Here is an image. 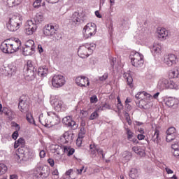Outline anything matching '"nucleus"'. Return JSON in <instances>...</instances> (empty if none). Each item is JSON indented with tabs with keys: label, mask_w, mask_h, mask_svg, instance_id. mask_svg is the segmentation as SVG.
<instances>
[{
	"label": "nucleus",
	"mask_w": 179,
	"mask_h": 179,
	"mask_svg": "<svg viewBox=\"0 0 179 179\" xmlns=\"http://www.w3.org/2000/svg\"><path fill=\"white\" fill-rule=\"evenodd\" d=\"M26 144V141L23 138H20L17 141H15L14 143V148L17 149L16 153L14 155V158L17 162L19 160H24V159H30L31 157V151L24 146Z\"/></svg>",
	"instance_id": "nucleus-1"
},
{
	"label": "nucleus",
	"mask_w": 179,
	"mask_h": 179,
	"mask_svg": "<svg viewBox=\"0 0 179 179\" xmlns=\"http://www.w3.org/2000/svg\"><path fill=\"white\" fill-rule=\"evenodd\" d=\"M96 49L95 43H85L79 47L78 55L80 58H87L89 55L93 54V51Z\"/></svg>",
	"instance_id": "nucleus-2"
},
{
	"label": "nucleus",
	"mask_w": 179,
	"mask_h": 179,
	"mask_svg": "<svg viewBox=\"0 0 179 179\" xmlns=\"http://www.w3.org/2000/svg\"><path fill=\"white\" fill-rule=\"evenodd\" d=\"M22 26V17L19 15H13L6 24V27L10 31H16Z\"/></svg>",
	"instance_id": "nucleus-3"
},
{
	"label": "nucleus",
	"mask_w": 179,
	"mask_h": 179,
	"mask_svg": "<svg viewBox=\"0 0 179 179\" xmlns=\"http://www.w3.org/2000/svg\"><path fill=\"white\" fill-rule=\"evenodd\" d=\"M96 24L90 22L84 27L83 33L85 38H90V37H93L96 34Z\"/></svg>",
	"instance_id": "nucleus-4"
},
{
	"label": "nucleus",
	"mask_w": 179,
	"mask_h": 179,
	"mask_svg": "<svg viewBox=\"0 0 179 179\" xmlns=\"http://www.w3.org/2000/svg\"><path fill=\"white\" fill-rule=\"evenodd\" d=\"M86 20V15L83 12H75L70 19V23L73 26H77L80 24V23H83Z\"/></svg>",
	"instance_id": "nucleus-5"
},
{
	"label": "nucleus",
	"mask_w": 179,
	"mask_h": 179,
	"mask_svg": "<svg viewBox=\"0 0 179 179\" xmlns=\"http://www.w3.org/2000/svg\"><path fill=\"white\" fill-rule=\"evenodd\" d=\"M158 85L161 90H164V89H175L176 90H178V89H179L178 85L166 78L160 79L158 82Z\"/></svg>",
	"instance_id": "nucleus-6"
},
{
	"label": "nucleus",
	"mask_w": 179,
	"mask_h": 179,
	"mask_svg": "<svg viewBox=\"0 0 179 179\" xmlns=\"http://www.w3.org/2000/svg\"><path fill=\"white\" fill-rule=\"evenodd\" d=\"M143 55L142 54L135 52L134 55H131V63L133 66L141 68V66H143Z\"/></svg>",
	"instance_id": "nucleus-7"
},
{
	"label": "nucleus",
	"mask_w": 179,
	"mask_h": 179,
	"mask_svg": "<svg viewBox=\"0 0 179 179\" xmlns=\"http://www.w3.org/2000/svg\"><path fill=\"white\" fill-rule=\"evenodd\" d=\"M51 82L53 87L59 89V87H62L65 85L66 81L65 80V77L62 75L56 74L52 76Z\"/></svg>",
	"instance_id": "nucleus-8"
},
{
	"label": "nucleus",
	"mask_w": 179,
	"mask_h": 179,
	"mask_svg": "<svg viewBox=\"0 0 179 179\" xmlns=\"http://www.w3.org/2000/svg\"><path fill=\"white\" fill-rule=\"evenodd\" d=\"M164 63L169 67L174 66L178 64V57L177 55L169 53L164 56Z\"/></svg>",
	"instance_id": "nucleus-9"
},
{
	"label": "nucleus",
	"mask_w": 179,
	"mask_h": 179,
	"mask_svg": "<svg viewBox=\"0 0 179 179\" xmlns=\"http://www.w3.org/2000/svg\"><path fill=\"white\" fill-rule=\"evenodd\" d=\"M34 174L36 178H47L50 176V169L44 166H38L35 168Z\"/></svg>",
	"instance_id": "nucleus-10"
},
{
	"label": "nucleus",
	"mask_w": 179,
	"mask_h": 179,
	"mask_svg": "<svg viewBox=\"0 0 179 179\" xmlns=\"http://www.w3.org/2000/svg\"><path fill=\"white\" fill-rule=\"evenodd\" d=\"M37 30V24L33 20H28L25 24L24 33L27 36H31Z\"/></svg>",
	"instance_id": "nucleus-11"
},
{
	"label": "nucleus",
	"mask_w": 179,
	"mask_h": 179,
	"mask_svg": "<svg viewBox=\"0 0 179 179\" xmlns=\"http://www.w3.org/2000/svg\"><path fill=\"white\" fill-rule=\"evenodd\" d=\"M47 114L49 120V128L55 127V125H58V124L61 122V118H59V115H57V113L54 112H48Z\"/></svg>",
	"instance_id": "nucleus-12"
},
{
	"label": "nucleus",
	"mask_w": 179,
	"mask_h": 179,
	"mask_svg": "<svg viewBox=\"0 0 179 179\" xmlns=\"http://www.w3.org/2000/svg\"><path fill=\"white\" fill-rule=\"evenodd\" d=\"M90 149V153L92 157H96L98 155L100 158L104 159V151L102 149L97 148L94 144H91Z\"/></svg>",
	"instance_id": "nucleus-13"
},
{
	"label": "nucleus",
	"mask_w": 179,
	"mask_h": 179,
	"mask_svg": "<svg viewBox=\"0 0 179 179\" xmlns=\"http://www.w3.org/2000/svg\"><path fill=\"white\" fill-rule=\"evenodd\" d=\"M73 141V132L72 131H67L60 137V143L63 145L69 143Z\"/></svg>",
	"instance_id": "nucleus-14"
},
{
	"label": "nucleus",
	"mask_w": 179,
	"mask_h": 179,
	"mask_svg": "<svg viewBox=\"0 0 179 179\" xmlns=\"http://www.w3.org/2000/svg\"><path fill=\"white\" fill-rule=\"evenodd\" d=\"M76 83L80 87H87V86H90L89 78L85 76L77 77L76 78Z\"/></svg>",
	"instance_id": "nucleus-15"
},
{
	"label": "nucleus",
	"mask_w": 179,
	"mask_h": 179,
	"mask_svg": "<svg viewBox=\"0 0 179 179\" xmlns=\"http://www.w3.org/2000/svg\"><path fill=\"white\" fill-rule=\"evenodd\" d=\"M0 49L5 53V54H13V48H12V45L10 42L5 41L1 43Z\"/></svg>",
	"instance_id": "nucleus-16"
},
{
	"label": "nucleus",
	"mask_w": 179,
	"mask_h": 179,
	"mask_svg": "<svg viewBox=\"0 0 179 179\" xmlns=\"http://www.w3.org/2000/svg\"><path fill=\"white\" fill-rule=\"evenodd\" d=\"M50 103L56 111H61L62 105L64 104V102L61 99L55 97L51 99Z\"/></svg>",
	"instance_id": "nucleus-17"
},
{
	"label": "nucleus",
	"mask_w": 179,
	"mask_h": 179,
	"mask_svg": "<svg viewBox=\"0 0 179 179\" xmlns=\"http://www.w3.org/2000/svg\"><path fill=\"white\" fill-rule=\"evenodd\" d=\"M55 31H57V29H55V27L52 24H47L43 28V34L45 36H54Z\"/></svg>",
	"instance_id": "nucleus-18"
},
{
	"label": "nucleus",
	"mask_w": 179,
	"mask_h": 179,
	"mask_svg": "<svg viewBox=\"0 0 179 179\" xmlns=\"http://www.w3.org/2000/svg\"><path fill=\"white\" fill-rule=\"evenodd\" d=\"M62 122L64 124V125H66V127H71V128H78V124H76V122L69 117L66 116L62 119Z\"/></svg>",
	"instance_id": "nucleus-19"
},
{
	"label": "nucleus",
	"mask_w": 179,
	"mask_h": 179,
	"mask_svg": "<svg viewBox=\"0 0 179 179\" xmlns=\"http://www.w3.org/2000/svg\"><path fill=\"white\" fill-rule=\"evenodd\" d=\"M158 38L161 41H164V40L167 39V36H169V31H167L164 28H159L158 29Z\"/></svg>",
	"instance_id": "nucleus-20"
},
{
	"label": "nucleus",
	"mask_w": 179,
	"mask_h": 179,
	"mask_svg": "<svg viewBox=\"0 0 179 179\" xmlns=\"http://www.w3.org/2000/svg\"><path fill=\"white\" fill-rule=\"evenodd\" d=\"M6 74L8 76L15 75L16 73V71H17V68L16 67V64L11 63L6 67L5 69Z\"/></svg>",
	"instance_id": "nucleus-21"
},
{
	"label": "nucleus",
	"mask_w": 179,
	"mask_h": 179,
	"mask_svg": "<svg viewBox=\"0 0 179 179\" xmlns=\"http://www.w3.org/2000/svg\"><path fill=\"white\" fill-rule=\"evenodd\" d=\"M18 108L21 113H27V111H29V105L24 100L22 99V98H20Z\"/></svg>",
	"instance_id": "nucleus-22"
},
{
	"label": "nucleus",
	"mask_w": 179,
	"mask_h": 179,
	"mask_svg": "<svg viewBox=\"0 0 179 179\" xmlns=\"http://www.w3.org/2000/svg\"><path fill=\"white\" fill-rule=\"evenodd\" d=\"M38 120L39 122H41V124L43 125V127H46V128H50V120L48 119V116H45L44 115V114L41 113L39 115Z\"/></svg>",
	"instance_id": "nucleus-23"
},
{
	"label": "nucleus",
	"mask_w": 179,
	"mask_h": 179,
	"mask_svg": "<svg viewBox=\"0 0 179 179\" xmlns=\"http://www.w3.org/2000/svg\"><path fill=\"white\" fill-rule=\"evenodd\" d=\"M169 79H177L179 78V68L176 67L168 72Z\"/></svg>",
	"instance_id": "nucleus-24"
},
{
	"label": "nucleus",
	"mask_w": 179,
	"mask_h": 179,
	"mask_svg": "<svg viewBox=\"0 0 179 179\" xmlns=\"http://www.w3.org/2000/svg\"><path fill=\"white\" fill-rule=\"evenodd\" d=\"M36 70H27L24 73L26 80L29 82L34 80V78H36Z\"/></svg>",
	"instance_id": "nucleus-25"
},
{
	"label": "nucleus",
	"mask_w": 179,
	"mask_h": 179,
	"mask_svg": "<svg viewBox=\"0 0 179 179\" xmlns=\"http://www.w3.org/2000/svg\"><path fill=\"white\" fill-rule=\"evenodd\" d=\"M10 44H11L13 52H16V51H19V48L22 45V42L19 38H15L12 42H10Z\"/></svg>",
	"instance_id": "nucleus-26"
},
{
	"label": "nucleus",
	"mask_w": 179,
	"mask_h": 179,
	"mask_svg": "<svg viewBox=\"0 0 179 179\" xmlns=\"http://www.w3.org/2000/svg\"><path fill=\"white\" fill-rule=\"evenodd\" d=\"M48 73V68H47V66H42L38 68V76H41V78H45Z\"/></svg>",
	"instance_id": "nucleus-27"
},
{
	"label": "nucleus",
	"mask_w": 179,
	"mask_h": 179,
	"mask_svg": "<svg viewBox=\"0 0 179 179\" xmlns=\"http://www.w3.org/2000/svg\"><path fill=\"white\" fill-rule=\"evenodd\" d=\"M33 51H34V48L33 46H30V45H26V47L23 49V55H31L33 54Z\"/></svg>",
	"instance_id": "nucleus-28"
},
{
	"label": "nucleus",
	"mask_w": 179,
	"mask_h": 179,
	"mask_svg": "<svg viewBox=\"0 0 179 179\" xmlns=\"http://www.w3.org/2000/svg\"><path fill=\"white\" fill-rule=\"evenodd\" d=\"M130 178L136 179L139 177V171L136 168H131L129 172Z\"/></svg>",
	"instance_id": "nucleus-29"
},
{
	"label": "nucleus",
	"mask_w": 179,
	"mask_h": 179,
	"mask_svg": "<svg viewBox=\"0 0 179 179\" xmlns=\"http://www.w3.org/2000/svg\"><path fill=\"white\" fill-rule=\"evenodd\" d=\"M124 79H126L128 86L132 89V87H134V79L132 78V76H131L129 73H127L124 74Z\"/></svg>",
	"instance_id": "nucleus-30"
},
{
	"label": "nucleus",
	"mask_w": 179,
	"mask_h": 179,
	"mask_svg": "<svg viewBox=\"0 0 179 179\" xmlns=\"http://www.w3.org/2000/svg\"><path fill=\"white\" fill-rule=\"evenodd\" d=\"M178 103V101H177V99H176L174 98H168L165 101V104L168 107H173Z\"/></svg>",
	"instance_id": "nucleus-31"
},
{
	"label": "nucleus",
	"mask_w": 179,
	"mask_h": 179,
	"mask_svg": "<svg viewBox=\"0 0 179 179\" xmlns=\"http://www.w3.org/2000/svg\"><path fill=\"white\" fill-rule=\"evenodd\" d=\"M133 152H135L138 156H145V150L138 146H134L132 148Z\"/></svg>",
	"instance_id": "nucleus-32"
},
{
	"label": "nucleus",
	"mask_w": 179,
	"mask_h": 179,
	"mask_svg": "<svg viewBox=\"0 0 179 179\" xmlns=\"http://www.w3.org/2000/svg\"><path fill=\"white\" fill-rule=\"evenodd\" d=\"M63 150H64V153H66L67 156H72V155L75 153V149L69 146H64Z\"/></svg>",
	"instance_id": "nucleus-33"
},
{
	"label": "nucleus",
	"mask_w": 179,
	"mask_h": 179,
	"mask_svg": "<svg viewBox=\"0 0 179 179\" xmlns=\"http://www.w3.org/2000/svg\"><path fill=\"white\" fill-rule=\"evenodd\" d=\"M153 99H157V93L155 94L154 96H152L150 94L145 92L143 100H145L147 103H150V100H153Z\"/></svg>",
	"instance_id": "nucleus-34"
},
{
	"label": "nucleus",
	"mask_w": 179,
	"mask_h": 179,
	"mask_svg": "<svg viewBox=\"0 0 179 179\" xmlns=\"http://www.w3.org/2000/svg\"><path fill=\"white\" fill-rule=\"evenodd\" d=\"M153 99H157V93L155 94L154 96H152L150 94L145 92L143 100H145L147 103H150V100H153Z\"/></svg>",
	"instance_id": "nucleus-35"
},
{
	"label": "nucleus",
	"mask_w": 179,
	"mask_h": 179,
	"mask_svg": "<svg viewBox=\"0 0 179 179\" xmlns=\"http://www.w3.org/2000/svg\"><path fill=\"white\" fill-rule=\"evenodd\" d=\"M171 148L173 150V151H172L173 156L176 157V159H179V149L177 148V144L172 145Z\"/></svg>",
	"instance_id": "nucleus-36"
},
{
	"label": "nucleus",
	"mask_w": 179,
	"mask_h": 179,
	"mask_svg": "<svg viewBox=\"0 0 179 179\" xmlns=\"http://www.w3.org/2000/svg\"><path fill=\"white\" fill-rule=\"evenodd\" d=\"M122 157L123 160L127 162L131 160L132 155L129 153V152L125 151L124 152H123Z\"/></svg>",
	"instance_id": "nucleus-37"
},
{
	"label": "nucleus",
	"mask_w": 179,
	"mask_h": 179,
	"mask_svg": "<svg viewBox=\"0 0 179 179\" xmlns=\"http://www.w3.org/2000/svg\"><path fill=\"white\" fill-rule=\"evenodd\" d=\"M34 20L35 23H41V22H43L44 20V16L41 13H37Z\"/></svg>",
	"instance_id": "nucleus-38"
},
{
	"label": "nucleus",
	"mask_w": 179,
	"mask_h": 179,
	"mask_svg": "<svg viewBox=\"0 0 179 179\" xmlns=\"http://www.w3.org/2000/svg\"><path fill=\"white\" fill-rule=\"evenodd\" d=\"M148 104H149V103L143 99L136 102V106L139 107V108H146L145 107L148 106Z\"/></svg>",
	"instance_id": "nucleus-39"
},
{
	"label": "nucleus",
	"mask_w": 179,
	"mask_h": 179,
	"mask_svg": "<svg viewBox=\"0 0 179 179\" xmlns=\"http://www.w3.org/2000/svg\"><path fill=\"white\" fill-rule=\"evenodd\" d=\"M8 171V166L5 164H0V176H3Z\"/></svg>",
	"instance_id": "nucleus-40"
},
{
	"label": "nucleus",
	"mask_w": 179,
	"mask_h": 179,
	"mask_svg": "<svg viewBox=\"0 0 179 179\" xmlns=\"http://www.w3.org/2000/svg\"><path fill=\"white\" fill-rule=\"evenodd\" d=\"M146 92H138L136 94V99L137 100H143V98L145 97V94Z\"/></svg>",
	"instance_id": "nucleus-41"
},
{
	"label": "nucleus",
	"mask_w": 179,
	"mask_h": 179,
	"mask_svg": "<svg viewBox=\"0 0 179 179\" xmlns=\"http://www.w3.org/2000/svg\"><path fill=\"white\" fill-rule=\"evenodd\" d=\"M166 134L177 135V130L175 129V127H170L166 131Z\"/></svg>",
	"instance_id": "nucleus-42"
},
{
	"label": "nucleus",
	"mask_w": 179,
	"mask_h": 179,
	"mask_svg": "<svg viewBox=\"0 0 179 179\" xmlns=\"http://www.w3.org/2000/svg\"><path fill=\"white\" fill-rule=\"evenodd\" d=\"M177 138V134H166V142H171Z\"/></svg>",
	"instance_id": "nucleus-43"
},
{
	"label": "nucleus",
	"mask_w": 179,
	"mask_h": 179,
	"mask_svg": "<svg viewBox=\"0 0 179 179\" xmlns=\"http://www.w3.org/2000/svg\"><path fill=\"white\" fill-rule=\"evenodd\" d=\"M150 50L153 56L156 57L157 54V44L155 43L152 46H151Z\"/></svg>",
	"instance_id": "nucleus-44"
},
{
	"label": "nucleus",
	"mask_w": 179,
	"mask_h": 179,
	"mask_svg": "<svg viewBox=\"0 0 179 179\" xmlns=\"http://www.w3.org/2000/svg\"><path fill=\"white\" fill-rule=\"evenodd\" d=\"M27 120L29 124H34V118H33V115H31V113L27 114Z\"/></svg>",
	"instance_id": "nucleus-45"
},
{
	"label": "nucleus",
	"mask_w": 179,
	"mask_h": 179,
	"mask_svg": "<svg viewBox=\"0 0 179 179\" xmlns=\"http://www.w3.org/2000/svg\"><path fill=\"white\" fill-rule=\"evenodd\" d=\"M110 1V7L108 10V13H113V10L114 9V5H115V0H109Z\"/></svg>",
	"instance_id": "nucleus-46"
},
{
	"label": "nucleus",
	"mask_w": 179,
	"mask_h": 179,
	"mask_svg": "<svg viewBox=\"0 0 179 179\" xmlns=\"http://www.w3.org/2000/svg\"><path fill=\"white\" fill-rule=\"evenodd\" d=\"M83 141V138H82V134H78V137L76 139V145L78 146H82Z\"/></svg>",
	"instance_id": "nucleus-47"
},
{
	"label": "nucleus",
	"mask_w": 179,
	"mask_h": 179,
	"mask_svg": "<svg viewBox=\"0 0 179 179\" xmlns=\"http://www.w3.org/2000/svg\"><path fill=\"white\" fill-rule=\"evenodd\" d=\"M106 108L107 110H111V106H110V104L108 103H105L102 106H100L99 110H101V111H103V110H106Z\"/></svg>",
	"instance_id": "nucleus-48"
},
{
	"label": "nucleus",
	"mask_w": 179,
	"mask_h": 179,
	"mask_svg": "<svg viewBox=\"0 0 179 179\" xmlns=\"http://www.w3.org/2000/svg\"><path fill=\"white\" fill-rule=\"evenodd\" d=\"M27 70H36V67L33 65V62L29 60L27 62Z\"/></svg>",
	"instance_id": "nucleus-49"
},
{
	"label": "nucleus",
	"mask_w": 179,
	"mask_h": 179,
	"mask_svg": "<svg viewBox=\"0 0 179 179\" xmlns=\"http://www.w3.org/2000/svg\"><path fill=\"white\" fill-rule=\"evenodd\" d=\"M96 118H99V113H97V111L93 112L90 116L89 120H96Z\"/></svg>",
	"instance_id": "nucleus-50"
},
{
	"label": "nucleus",
	"mask_w": 179,
	"mask_h": 179,
	"mask_svg": "<svg viewBox=\"0 0 179 179\" xmlns=\"http://www.w3.org/2000/svg\"><path fill=\"white\" fill-rule=\"evenodd\" d=\"M127 139L129 141H131V139L134 138V133H132V131L129 129H127Z\"/></svg>",
	"instance_id": "nucleus-51"
},
{
	"label": "nucleus",
	"mask_w": 179,
	"mask_h": 179,
	"mask_svg": "<svg viewBox=\"0 0 179 179\" xmlns=\"http://www.w3.org/2000/svg\"><path fill=\"white\" fill-rule=\"evenodd\" d=\"M108 78V73H105L102 76L99 77V80L101 82H104V80H107Z\"/></svg>",
	"instance_id": "nucleus-52"
},
{
	"label": "nucleus",
	"mask_w": 179,
	"mask_h": 179,
	"mask_svg": "<svg viewBox=\"0 0 179 179\" xmlns=\"http://www.w3.org/2000/svg\"><path fill=\"white\" fill-rule=\"evenodd\" d=\"M157 128L156 127L155 128V134H154V136L152 137V141H153V142H155V143H157Z\"/></svg>",
	"instance_id": "nucleus-53"
},
{
	"label": "nucleus",
	"mask_w": 179,
	"mask_h": 179,
	"mask_svg": "<svg viewBox=\"0 0 179 179\" xmlns=\"http://www.w3.org/2000/svg\"><path fill=\"white\" fill-rule=\"evenodd\" d=\"M117 108L118 110H122V103H121V99H120V96L117 97Z\"/></svg>",
	"instance_id": "nucleus-54"
},
{
	"label": "nucleus",
	"mask_w": 179,
	"mask_h": 179,
	"mask_svg": "<svg viewBox=\"0 0 179 179\" xmlns=\"http://www.w3.org/2000/svg\"><path fill=\"white\" fill-rule=\"evenodd\" d=\"M99 101V99H97V96L93 95L90 97V102L91 103H97Z\"/></svg>",
	"instance_id": "nucleus-55"
},
{
	"label": "nucleus",
	"mask_w": 179,
	"mask_h": 179,
	"mask_svg": "<svg viewBox=\"0 0 179 179\" xmlns=\"http://www.w3.org/2000/svg\"><path fill=\"white\" fill-rule=\"evenodd\" d=\"M22 3V0H13L12 3L14 6H17V5H20Z\"/></svg>",
	"instance_id": "nucleus-56"
},
{
	"label": "nucleus",
	"mask_w": 179,
	"mask_h": 179,
	"mask_svg": "<svg viewBox=\"0 0 179 179\" xmlns=\"http://www.w3.org/2000/svg\"><path fill=\"white\" fill-rule=\"evenodd\" d=\"M1 113H3L6 115H9V110L6 107L3 108Z\"/></svg>",
	"instance_id": "nucleus-57"
},
{
	"label": "nucleus",
	"mask_w": 179,
	"mask_h": 179,
	"mask_svg": "<svg viewBox=\"0 0 179 179\" xmlns=\"http://www.w3.org/2000/svg\"><path fill=\"white\" fill-rule=\"evenodd\" d=\"M39 156L41 159H44L45 157V151L44 150H42L39 152Z\"/></svg>",
	"instance_id": "nucleus-58"
},
{
	"label": "nucleus",
	"mask_w": 179,
	"mask_h": 179,
	"mask_svg": "<svg viewBox=\"0 0 179 179\" xmlns=\"http://www.w3.org/2000/svg\"><path fill=\"white\" fill-rule=\"evenodd\" d=\"M17 136H19V133L17 132V131H14V133L12 134L13 139L16 141V139H17Z\"/></svg>",
	"instance_id": "nucleus-59"
},
{
	"label": "nucleus",
	"mask_w": 179,
	"mask_h": 179,
	"mask_svg": "<svg viewBox=\"0 0 179 179\" xmlns=\"http://www.w3.org/2000/svg\"><path fill=\"white\" fill-rule=\"evenodd\" d=\"M48 162L49 163L50 166H51V167H54V164H55L54 159L50 158L48 159Z\"/></svg>",
	"instance_id": "nucleus-60"
},
{
	"label": "nucleus",
	"mask_w": 179,
	"mask_h": 179,
	"mask_svg": "<svg viewBox=\"0 0 179 179\" xmlns=\"http://www.w3.org/2000/svg\"><path fill=\"white\" fill-rule=\"evenodd\" d=\"M33 6L34 8H40V6H41V3L34 1L33 3Z\"/></svg>",
	"instance_id": "nucleus-61"
},
{
	"label": "nucleus",
	"mask_w": 179,
	"mask_h": 179,
	"mask_svg": "<svg viewBox=\"0 0 179 179\" xmlns=\"http://www.w3.org/2000/svg\"><path fill=\"white\" fill-rule=\"evenodd\" d=\"M137 138H138V141H142V140L145 139V135H143V134H138L137 136Z\"/></svg>",
	"instance_id": "nucleus-62"
},
{
	"label": "nucleus",
	"mask_w": 179,
	"mask_h": 179,
	"mask_svg": "<svg viewBox=\"0 0 179 179\" xmlns=\"http://www.w3.org/2000/svg\"><path fill=\"white\" fill-rule=\"evenodd\" d=\"M165 170L167 173V174H173V173H174V171H173V170L170 169V168H165Z\"/></svg>",
	"instance_id": "nucleus-63"
},
{
	"label": "nucleus",
	"mask_w": 179,
	"mask_h": 179,
	"mask_svg": "<svg viewBox=\"0 0 179 179\" xmlns=\"http://www.w3.org/2000/svg\"><path fill=\"white\" fill-rule=\"evenodd\" d=\"M73 171V169H69V170H68V171L66 172L65 176H66L67 177H69Z\"/></svg>",
	"instance_id": "nucleus-64"
}]
</instances>
